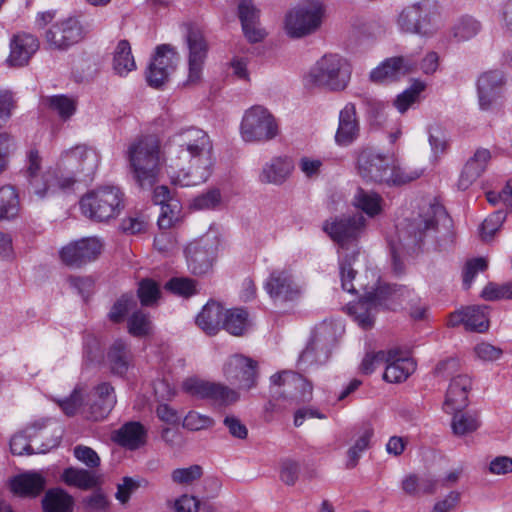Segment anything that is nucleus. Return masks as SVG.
I'll use <instances>...</instances> for the list:
<instances>
[{
    "mask_svg": "<svg viewBox=\"0 0 512 512\" xmlns=\"http://www.w3.org/2000/svg\"><path fill=\"white\" fill-rule=\"evenodd\" d=\"M249 325L248 312L242 308L226 309L223 329L234 336H240Z\"/></svg>",
    "mask_w": 512,
    "mask_h": 512,
    "instance_id": "obj_45",
    "label": "nucleus"
},
{
    "mask_svg": "<svg viewBox=\"0 0 512 512\" xmlns=\"http://www.w3.org/2000/svg\"><path fill=\"white\" fill-rule=\"evenodd\" d=\"M240 133L245 142H266L277 136L278 124L267 108L255 105L245 111Z\"/></svg>",
    "mask_w": 512,
    "mask_h": 512,
    "instance_id": "obj_10",
    "label": "nucleus"
},
{
    "mask_svg": "<svg viewBox=\"0 0 512 512\" xmlns=\"http://www.w3.org/2000/svg\"><path fill=\"white\" fill-rule=\"evenodd\" d=\"M45 104L62 119L70 118L76 111L74 99L65 95H54L45 99Z\"/></svg>",
    "mask_w": 512,
    "mask_h": 512,
    "instance_id": "obj_50",
    "label": "nucleus"
},
{
    "mask_svg": "<svg viewBox=\"0 0 512 512\" xmlns=\"http://www.w3.org/2000/svg\"><path fill=\"white\" fill-rule=\"evenodd\" d=\"M113 439L119 445L135 450L145 444L146 430L139 422H128L117 430Z\"/></svg>",
    "mask_w": 512,
    "mask_h": 512,
    "instance_id": "obj_39",
    "label": "nucleus"
},
{
    "mask_svg": "<svg viewBox=\"0 0 512 512\" xmlns=\"http://www.w3.org/2000/svg\"><path fill=\"white\" fill-rule=\"evenodd\" d=\"M42 158L36 148H30L26 154L25 175L29 192L39 199L51 197L58 192H66L75 185V178L58 174L56 170H47L39 174Z\"/></svg>",
    "mask_w": 512,
    "mask_h": 512,
    "instance_id": "obj_6",
    "label": "nucleus"
},
{
    "mask_svg": "<svg viewBox=\"0 0 512 512\" xmlns=\"http://www.w3.org/2000/svg\"><path fill=\"white\" fill-rule=\"evenodd\" d=\"M134 304H135V301H134V298L132 295H123L112 306V308L109 312L110 320L115 323L121 322L124 319L128 310Z\"/></svg>",
    "mask_w": 512,
    "mask_h": 512,
    "instance_id": "obj_64",
    "label": "nucleus"
},
{
    "mask_svg": "<svg viewBox=\"0 0 512 512\" xmlns=\"http://www.w3.org/2000/svg\"><path fill=\"white\" fill-rule=\"evenodd\" d=\"M505 77L499 70L482 73L477 80V95L482 111H493L500 107L503 98Z\"/></svg>",
    "mask_w": 512,
    "mask_h": 512,
    "instance_id": "obj_18",
    "label": "nucleus"
},
{
    "mask_svg": "<svg viewBox=\"0 0 512 512\" xmlns=\"http://www.w3.org/2000/svg\"><path fill=\"white\" fill-rule=\"evenodd\" d=\"M128 331L135 337L149 335L152 331L149 317L141 311L133 313L128 320Z\"/></svg>",
    "mask_w": 512,
    "mask_h": 512,
    "instance_id": "obj_53",
    "label": "nucleus"
},
{
    "mask_svg": "<svg viewBox=\"0 0 512 512\" xmlns=\"http://www.w3.org/2000/svg\"><path fill=\"white\" fill-rule=\"evenodd\" d=\"M44 419L37 420L29 424L25 430L20 431L13 435L10 440V450L14 455H31L34 453H46L49 450L57 447L62 437L61 427H57L51 439L46 443H42L40 446H34L30 444V441L36 437L37 433L46 427Z\"/></svg>",
    "mask_w": 512,
    "mask_h": 512,
    "instance_id": "obj_14",
    "label": "nucleus"
},
{
    "mask_svg": "<svg viewBox=\"0 0 512 512\" xmlns=\"http://www.w3.org/2000/svg\"><path fill=\"white\" fill-rule=\"evenodd\" d=\"M165 288L172 293L189 297L196 293V282L189 278H172L165 284Z\"/></svg>",
    "mask_w": 512,
    "mask_h": 512,
    "instance_id": "obj_60",
    "label": "nucleus"
},
{
    "mask_svg": "<svg viewBox=\"0 0 512 512\" xmlns=\"http://www.w3.org/2000/svg\"><path fill=\"white\" fill-rule=\"evenodd\" d=\"M225 311L220 303L209 301L197 315L196 324L207 335H215L223 328Z\"/></svg>",
    "mask_w": 512,
    "mask_h": 512,
    "instance_id": "obj_36",
    "label": "nucleus"
},
{
    "mask_svg": "<svg viewBox=\"0 0 512 512\" xmlns=\"http://www.w3.org/2000/svg\"><path fill=\"white\" fill-rule=\"evenodd\" d=\"M38 48L39 41L34 35L28 33L15 35L10 42L9 64L16 67L26 65Z\"/></svg>",
    "mask_w": 512,
    "mask_h": 512,
    "instance_id": "obj_34",
    "label": "nucleus"
},
{
    "mask_svg": "<svg viewBox=\"0 0 512 512\" xmlns=\"http://www.w3.org/2000/svg\"><path fill=\"white\" fill-rule=\"evenodd\" d=\"M333 342L332 329L329 325L318 327L313 336L299 356V361L307 364L322 363L329 356Z\"/></svg>",
    "mask_w": 512,
    "mask_h": 512,
    "instance_id": "obj_25",
    "label": "nucleus"
},
{
    "mask_svg": "<svg viewBox=\"0 0 512 512\" xmlns=\"http://www.w3.org/2000/svg\"><path fill=\"white\" fill-rule=\"evenodd\" d=\"M181 205L178 200H172L166 205L161 206L158 217V226L160 229L171 228L179 219Z\"/></svg>",
    "mask_w": 512,
    "mask_h": 512,
    "instance_id": "obj_54",
    "label": "nucleus"
},
{
    "mask_svg": "<svg viewBox=\"0 0 512 512\" xmlns=\"http://www.w3.org/2000/svg\"><path fill=\"white\" fill-rule=\"evenodd\" d=\"M46 485V480L38 472L24 473L15 477L11 483V490L19 496H36Z\"/></svg>",
    "mask_w": 512,
    "mask_h": 512,
    "instance_id": "obj_38",
    "label": "nucleus"
},
{
    "mask_svg": "<svg viewBox=\"0 0 512 512\" xmlns=\"http://www.w3.org/2000/svg\"><path fill=\"white\" fill-rule=\"evenodd\" d=\"M486 199L491 205L495 206L498 205L499 203H502L510 211H512V178L506 182L501 192H486Z\"/></svg>",
    "mask_w": 512,
    "mask_h": 512,
    "instance_id": "obj_63",
    "label": "nucleus"
},
{
    "mask_svg": "<svg viewBox=\"0 0 512 512\" xmlns=\"http://www.w3.org/2000/svg\"><path fill=\"white\" fill-rule=\"evenodd\" d=\"M326 7L320 0H306L288 10L283 19V30L291 39H302L320 30Z\"/></svg>",
    "mask_w": 512,
    "mask_h": 512,
    "instance_id": "obj_8",
    "label": "nucleus"
},
{
    "mask_svg": "<svg viewBox=\"0 0 512 512\" xmlns=\"http://www.w3.org/2000/svg\"><path fill=\"white\" fill-rule=\"evenodd\" d=\"M126 158L131 176L140 188L150 189L159 181L165 156L157 137L143 136L131 142Z\"/></svg>",
    "mask_w": 512,
    "mask_h": 512,
    "instance_id": "obj_4",
    "label": "nucleus"
},
{
    "mask_svg": "<svg viewBox=\"0 0 512 512\" xmlns=\"http://www.w3.org/2000/svg\"><path fill=\"white\" fill-rule=\"evenodd\" d=\"M226 379L239 389L249 390L256 386L257 362L243 355L231 356L223 368Z\"/></svg>",
    "mask_w": 512,
    "mask_h": 512,
    "instance_id": "obj_20",
    "label": "nucleus"
},
{
    "mask_svg": "<svg viewBox=\"0 0 512 512\" xmlns=\"http://www.w3.org/2000/svg\"><path fill=\"white\" fill-rule=\"evenodd\" d=\"M374 436V428L371 424H364L357 432L354 443L347 451L346 467L353 469L357 466L362 454L369 448Z\"/></svg>",
    "mask_w": 512,
    "mask_h": 512,
    "instance_id": "obj_40",
    "label": "nucleus"
},
{
    "mask_svg": "<svg viewBox=\"0 0 512 512\" xmlns=\"http://www.w3.org/2000/svg\"><path fill=\"white\" fill-rule=\"evenodd\" d=\"M356 169L365 182L388 186L407 184L423 174V170L400 167L392 157L373 147L361 148L357 152Z\"/></svg>",
    "mask_w": 512,
    "mask_h": 512,
    "instance_id": "obj_3",
    "label": "nucleus"
},
{
    "mask_svg": "<svg viewBox=\"0 0 512 512\" xmlns=\"http://www.w3.org/2000/svg\"><path fill=\"white\" fill-rule=\"evenodd\" d=\"M425 88L426 84L423 81L415 79L410 87L405 89L395 98L393 104L397 111L404 114L419 100L420 94L425 90Z\"/></svg>",
    "mask_w": 512,
    "mask_h": 512,
    "instance_id": "obj_46",
    "label": "nucleus"
},
{
    "mask_svg": "<svg viewBox=\"0 0 512 512\" xmlns=\"http://www.w3.org/2000/svg\"><path fill=\"white\" fill-rule=\"evenodd\" d=\"M415 368L416 364L411 358L404 355L399 349H391L383 378L390 383H400L405 381L415 371Z\"/></svg>",
    "mask_w": 512,
    "mask_h": 512,
    "instance_id": "obj_33",
    "label": "nucleus"
},
{
    "mask_svg": "<svg viewBox=\"0 0 512 512\" xmlns=\"http://www.w3.org/2000/svg\"><path fill=\"white\" fill-rule=\"evenodd\" d=\"M84 395V387L77 385L68 398L58 400L57 402L66 415L72 416L77 413L80 407H82Z\"/></svg>",
    "mask_w": 512,
    "mask_h": 512,
    "instance_id": "obj_56",
    "label": "nucleus"
},
{
    "mask_svg": "<svg viewBox=\"0 0 512 512\" xmlns=\"http://www.w3.org/2000/svg\"><path fill=\"white\" fill-rule=\"evenodd\" d=\"M470 388L471 379L467 375L454 377L449 384L443 410L448 414L462 411L468 405Z\"/></svg>",
    "mask_w": 512,
    "mask_h": 512,
    "instance_id": "obj_31",
    "label": "nucleus"
},
{
    "mask_svg": "<svg viewBox=\"0 0 512 512\" xmlns=\"http://www.w3.org/2000/svg\"><path fill=\"white\" fill-rule=\"evenodd\" d=\"M115 404L114 388L104 382L95 387L91 403L83 407L82 414L89 420L100 421L109 415Z\"/></svg>",
    "mask_w": 512,
    "mask_h": 512,
    "instance_id": "obj_26",
    "label": "nucleus"
},
{
    "mask_svg": "<svg viewBox=\"0 0 512 512\" xmlns=\"http://www.w3.org/2000/svg\"><path fill=\"white\" fill-rule=\"evenodd\" d=\"M42 506L44 512H71L73 499L62 489H51L46 492Z\"/></svg>",
    "mask_w": 512,
    "mask_h": 512,
    "instance_id": "obj_44",
    "label": "nucleus"
},
{
    "mask_svg": "<svg viewBox=\"0 0 512 512\" xmlns=\"http://www.w3.org/2000/svg\"><path fill=\"white\" fill-rule=\"evenodd\" d=\"M398 28L405 33L428 36L436 30L431 7L427 1L405 6L397 18Z\"/></svg>",
    "mask_w": 512,
    "mask_h": 512,
    "instance_id": "obj_13",
    "label": "nucleus"
},
{
    "mask_svg": "<svg viewBox=\"0 0 512 512\" xmlns=\"http://www.w3.org/2000/svg\"><path fill=\"white\" fill-rule=\"evenodd\" d=\"M100 161L99 153L85 145H78L61 154L58 174L72 176L77 182L79 175L90 176L95 172Z\"/></svg>",
    "mask_w": 512,
    "mask_h": 512,
    "instance_id": "obj_11",
    "label": "nucleus"
},
{
    "mask_svg": "<svg viewBox=\"0 0 512 512\" xmlns=\"http://www.w3.org/2000/svg\"><path fill=\"white\" fill-rule=\"evenodd\" d=\"M176 60L177 53L171 45L163 44L158 46L146 72L148 84L154 88L164 85L175 69Z\"/></svg>",
    "mask_w": 512,
    "mask_h": 512,
    "instance_id": "obj_22",
    "label": "nucleus"
},
{
    "mask_svg": "<svg viewBox=\"0 0 512 512\" xmlns=\"http://www.w3.org/2000/svg\"><path fill=\"white\" fill-rule=\"evenodd\" d=\"M506 219V213L502 210L495 211L488 216L481 226V237L487 241L499 230Z\"/></svg>",
    "mask_w": 512,
    "mask_h": 512,
    "instance_id": "obj_58",
    "label": "nucleus"
},
{
    "mask_svg": "<svg viewBox=\"0 0 512 512\" xmlns=\"http://www.w3.org/2000/svg\"><path fill=\"white\" fill-rule=\"evenodd\" d=\"M439 483L431 475L409 474L402 480L401 487L407 495L419 497L436 493Z\"/></svg>",
    "mask_w": 512,
    "mask_h": 512,
    "instance_id": "obj_37",
    "label": "nucleus"
},
{
    "mask_svg": "<svg viewBox=\"0 0 512 512\" xmlns=\"http://www.w3.org/2000/svg\"><path fill=\"white\" fill-rule=\"evenodd\" d=\"M264 290L275 305L298 301L305 292V282L290 267L273 269L264 282Z\"/></svg>",
    "mask_w": 512,
    "mask_h": 512,
    "instance_id": "obj_9",
    "label": "nucleus"
},
{
    "mask_svg": "<svg viewBox=\"0 0 512 512\" xmlns=\"http://www.w3.org/2000/svg\"><path fill=\"white\" fill-rule=\"evenodd\" d=\"M214 425V420L207 416L200 414L196 411H190L183 420V427L190 431H200L211 428Z\"/></svg>",
    "mask_w": 512,
    "mask_h": 512,
    "instance_id": "obj_61",
    "label": "nucleus"
},
{
    "mask_svg": "<svg viewBox=\"0 0 512 512\" xmlns=\"http://www.w3.org/2000/svg\"><path fill=\"white\" fill-rule=\"evenodd\" d=\"M481 297L487 301L512 299V282L502 285L488 283L482 290Z\"/></svg>",
    "mask_w": 512,
    "mask_h": 512,
    "instance_id": "obj_57",
    "label": "nucleus"
},
{
    "mask_svg": "<svg viewBox=\"0 0 512 512\" xmlns=\"http://www.w3.org/2000/svg\"><path fill=\"white\" fill-rule=\"evenodd\" d=\"M352 77V66L338 53H326L317 59L303 75V85L308 90L328 92L344 91Z\"/></svg>",
    "mask_w": 512,
    "mask_h": 512,
    "instance_id": "obj_5",
    "label": "nucleus"
},
{
    "mask_svg": "<svg viewBox=\"0 0 512 512\" xmlns=\"http://www.w3.org/2000/svg\"><path fill=\"white\" fill-rule=\"evenodd\" d=\"M444 216V209L438 204L425 206L422 213L409 220L404 230L407 234L406 244L417 245L428 231L435 230L438 219Z\"/></svg>",
    "mask_w": 512,
    "mask_h": 512,
    "instance_id": "obj_23",
    "label": "nucleus"
},
{
    "mask_svg": "<svg viewBox=\"0 0 512 512\" xmlns=\"http://www.w3.org/2000/svg\"><path fill=\"white\" fill-rule=\"evenodd\" d=\"M487 307L469 306L452 313L448 325L456 327L463 324L467 330L484 332L489 327Z\"/></svg>",
    "mask_w": 512,
    "mask_h": 512,
    "instance_id": "obj_30",
    "label": "nucleus"
},
{
    "mask_svg": "<svg viewBox=\"0 0 512 512\" xmlns=\"http://www.w3.org/2000/svg\"><path fill=\"white\" fill-rule=\"evenodd\" d=\"M238 17L241 21L242 30L251 43L261 42L267 32L260 24V10L252 0H241L238 4Z\"/></svg>",
    "mask_w": 512,
    "mask_h": 512,
    "instance_id": "obj_27",
    "label": "nucleus"
},
{
    "mask_svg": "<svg viewBox=\"0 0 512 512\" xmlns=\"http://www.w3.org/2000/svg\"><path fill=\"white\" fill-rule=\"evenodd\" d=\"M390 291L389 286H378L376 289L366 292L358 302L349 304L347 311L361 328L371 329L375 314L379 307L386 304Z\"/></svg>",
    "mask_w": 512,
    "mask_h": 512,
    "instance_id": "obj_15",
    "label": "nucleus"
},
{
    "mask_svg": "<svg viewBox=\"0 0 512 512\" xmlns=\"http://www.w3.org/2000/svg\"><path fill=\"white\" fill-rule=\"evenodd\" d=\"M62 480L69 486L87 490L98 485L99 476L92 471L69 467L63 471Z\"/></svg>",
    "mask_w": 512,
    "mask_h": 512,
    "instance_id": "obj_41",
    "label": "nucleus"
},
{
    "mask_svg": "<svg viewBox=\"0 0 512 512\" xmlns=\"http://www.w3.org/2000/svg\"><path fill=\"white\" fill-rule=\"evenodd\" d=\"M49 48L66 50L83 38V28L75 17H67L53 23L44 34Z\"/></svg>",
    "mask_w": 512,
    "mask_h": 512,
    "instance_id": "obj_19",
    "label": "nucleus"
},
{
    "mask_svg": "<svg viewBox=\"0 0 512 512\" xmlns=\"http://www.w3.org/2000/svg\"><path fill=\"white\" fill-rule=\"evenodd\" d=\"M488 267L486 258H474L466 262L463 270V286L469 289L478 272H483Z\"/></svg>",
    "mask_w": 512,
    "mask_h": 512,
    "instance_id": "obj_59",
    "label": "nucleus"
},
{
    "mask_svg": "<svg viewBox=\"0 0 512 512\" xmlns=\"http://www.w3.org/2000/svg\"><path fill=\"white\" fill-rule=\"evenodd\" d=\"M102 244L95 237L83 238L65 246L60 256L62 261L71 267H81L95 260L101 253Z\"/></svg>",
    "mask_w": 512,
    "mask_h": 512,
    "instance_id": "obj_24",
    "label": "nucleus"
},
{
    "mask_svg": "<svg viewBox=\"0 0 512 512\" xmlns=\"http://www.w3.org/2000/svg\"><path fill=\"white\" fill-rule=\"evenodd\" d=\"M221 202L222 196L220 190L213 188L195 197L191 202V207L196 210H210L217 208Z\"/></svg>",
    "mask_w": 512,
    "mask_h": 512,
    "instance_id": "obj_55",
    "label": "nucleus"
},
{
    "mask_svg": "<svg viewBox=\"0 0 512 512\" xmlns=\"http://www.w3.org/2000/svg\"><path fill=\"white\" fill-rule=\"evenodd\" d=\"M20 211V200L16 188L12 185L0 187V220L15 218Z\"/></svg>",
    "mask_w": 512,
    "mask_h": 512,
    "instance_id": "obj_43",
    "label": "nucleus"
},
{
    "mask_svg": "<svg viewBox=\"0 0 512 512\" xmlns=\"http://www.w3.org/2000/svg\"><path fill=\"white\" fill-rule=\"evenodd\" d=\"M202 473V468L199 465L177 468L171 472V480L174 484L180 486H189L200 479Z\"/></svg>",
    "mask_w": 512,
    "mask_h": 512,
    "instance_id": "obj_52",
    "label": "nucleus"
},
{
    "mask_svg": "<svg viewBox=\"0 0 512 512\" xmlns=\"http://www.w3.org/2000/svg\"><path fill=\"white\" fill-rule=\"evenodd\" d=\"M185 43L188 49V75L186 84L196 85L202 79L209 46L202 30L193 25L186 26Z\"/></svg>",
    "mask_w": 512,
    "mask_h": 512,
    "instance_id": "obj_12",
    "label": "nucleus"
},
{
    "mask_svg": "<svg viewBox=\"0 0 512 512\" xmlns=\"http://www.w3.org/2000/svg\"><path fill=\"white\" fill-rule=\"evenodd\" d=\"M111 373L124 377L133 368V355L129 346L121 339L115 340L107 353Z\"/></svg>",
    "mask_w": 512,
    "mask_h": 512,
    "instance_id": "obj_35",
    "label": "nucleus"
},
{
    "mask_svg": "<svg viewBox=\"0 0 512 512\" xmlns=\"http://www.w3.org/2000/svg\"><path fill=\"white\" fill-rule=\"evenodd\" d=\"M179 162L170 165L173 184L191 187L206 182L214 165L213 143L202 129L188 127L177 132L171 139Z\"/></svg>",
    "mask_w": 512,
    "mask_h": 512,
    "instance_id": "obj_1",
    "label": "nucleus"
},
{
    "mask_svg": "<svg viewBox=\"0 0 512 512\" xmlns=\"http://www.w3.org/2000/svg\"><path fill=\"white\" fill-rule=\"evenodd\" d=\"M491 159L488 149L479 148L468 159L459 176L457 187L459 190H467L486 170Z\"/></svg>",
    "mask_w": 512,
    "mask_h": 512,
    "instance_id": "obj_32",
    "label": "nucleus"
},
{
    "mask_svg": "<svg viewBox=\"0 0 512 512\" xmlns=\"http://www.w3.org/2000/svg\"><path fill=\"white\" fill-rule=\"evenodd\" d=\"M451 427L457 436H464L476 431L480 426V420L477 414L454 412Z\"/></svg>",
    "mask_w": 512,
    "mask_h": 512,
    "instance_id": "obj_48",
    "label": "nucleus"
},
{
    "mask_svg": "<svg viewBox=\"0 0 512 512\" xmlns=\"http://www.w3.org/2000/svg\"><path fill=\"white\" fill-rule=\"evenodd\" d=\"M182 389L192 397L212 400L221 405H230L239 399L237 391L198 377L185 379L182 382Z\"/></svg>",
    "mask_w": 512,
    "mask_h": 512,
    "instance_id": "obj_16",
    "label": "nucleus"
},
{
    "mask_svg": "<svg viewBox=\"0 0 512 512\" xmlns=\"http://www.w3.org/2000/svg\"><path fill=\"white\" fill-rule=\"evenodd\" d=\"M113 69L119 76H126L136 69V63L127 40L118 42L113 53Z\"/></svg>",
    "mask_w": 512,
    "mask_h": 512,
    "instance_id": "obj_42",
    "label": "nucleus"
},
{
    "mask_svg": "<svg viewBox=\"0 0 512 512\" xmlns=\"http://www.w3.org/2000/svg\"><path fill=\"white\" fill-rule=\"evenodd\" d=\"M481 24L471 16H462L452 28L454 38L458 41H466L478 34Z\"/></svg>",
    "mask_w": 512,
    "mask_h": 512,
    "instance_id": "obj_49",
    "label": "nucleus"
},
{
    "mask_svg": "<svg viewBox=\"0 0 512 512\" xmlns=\"http://www.w3.org/2000/svg\"><path fill=\"white\" fill-rule=\"evenodd\" d=\"M138 295L142 305H152L160 296L159 286L151 279L142 280L139 284Z\"/></svg>",
    "mask_w": 512,
    "mask_h": 512,
    "instance_id": "obj_62",
    "label": "nucleus"
},
{
    "mask_svg": "<svg viewBox=\"0 0 512 512\" xmlns=\"http://www.w3.org/2000/svg\"><path fill=\"white\" fill-rule=\"evenodd\" d=\"M417 70V61L412 55L385 59L371 70L369 79L374 83H391Z\"/></svg>",
    "mask_w": 512,
    "mask_h": 512,
    "instance_id": "obj_21",
    "label": "nucleus"
},
{
    "mask_svg": "<svg viewBox=\"0 0 512 512\" xmlns=\"http://www.w3.org/2000/svg\"><path fill=\"white\" fill-rule=\"evenodd\" d=\"M382 198L373 192L359 189L354 197V205L366 213L369 217L378 215L381 210Z\"/></svg>",
    "mask_w": 512,
    "mask_h": 512,
    "instance_id": "obj_47",
    "label": "nucleus"
},
{
    "mask_svg": "<svg viewBox=\"0 0 512 512\" xmlns=\"http://www.w3.org/2000/svg\"><path fill=\"white\" fill-rule=\"evenodd\" d=\"M360 135V123L353 103H347L339 113L335 142L338 146L347 147L353 144Z\"/></svg>",
    "mask_w": 512,
    "mask_h": 512,
    "instance_id": "obj_28",
    "label": "nucleus"
},
{
    "mask_svg": "<svg viewBox=\"0 0 512 512\" xmlns=\"http://www.w3.org/2000/svg\"><path fill=\"white\" fill-rule=\"evenodd\" d=\"M294 170L293 160L288 156H275L264 163L258 180L262 184L280 186L285 183Z\"/></svg>",
    "mask_w": 512,
    "mask_h": 512,
    "instance_id": "obj_29",
    "label": "nucleus"
},
{
    "mask_svg": "<svg viewBox=\"0 0 512 512\" xmlns=\"http://www.w3.org/2000/svg\"><path fill=\"white\" fill-rule=\"evenodd\" d=\"M81 213L96 222L115 219L124 208V194L116 186H101L86 192L79 201Z\"/></svg>",
    "mask_w": 512,
    "mask_h": 512,
    "instance_id": "obj_7",
    "label": "nucleus"
},
{
    "mask_svg": "<svg viewBox=\"0 0 512 512\" xmlns=\"http://www.w3.org/2000/svg\"><path fill=\"white\" fill-rule=\"evenodd\" d=\"M287 377L289 387L294 388L296 391L292 394V398L297 402L309 401L312 397V384L298 373L287 374Z\"/></svg>",
    "mask_w": 512,
    "mask_h": 512,
    "instance_id": "obj_51",
    "label": "nucleus"
},
{
    "mask_svg": "<svg viewBox=\"0 0 512 512\" xmlns=\"http://www.w3.org/2000/svg\"><path fill=\"white\" fill-rule=\"evenodd\" d=\"M218 245L219 241L215 236L206 235L186 247L188 267L193 274L202 275L211 269Z\"/></svg>",
    "mask_w": 512,
    "mask_h": 512,
    "instance_id": "obj_17",
    "label": "nucleus"
},
{
    "mask_svg": "<svg viewBox=\"0 0 512 512\" xmlns=\"http://www.w3.org/2000/svg\"><path fill=\"white\" fill-rule=\"evenodd\" d=\"M365 227L366 219L360 213L334 217L326 220L323 225L324 231L339 245L342 251L352 248L351 258L349 259L348 254L343 255L342 252H339L342 288L349 293L356 291L352 284L356 271L352 268L351 259L356 257V244Z\"/></svg>",
    "mask_w": 512,
    "mask_h": 512,
    "instance_id": "obj_2",
    "label": "nucleus"
}]
</instances>
